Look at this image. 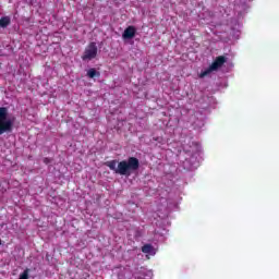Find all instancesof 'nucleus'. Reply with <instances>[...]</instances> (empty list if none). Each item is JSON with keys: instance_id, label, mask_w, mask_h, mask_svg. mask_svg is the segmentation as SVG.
Returning <instances> with one entry per match:
<instances>
[{"instance_id": "7ed1b4c3", "label": "nucleus", "mask_w": 279, "mask_h": 279, "mask_svg": "<svg viewBox=\"0 0 279 279\" xmlns=\"http://www.w3.org/2000/svg\"><path fill=\"white\" fill-rule=\"evenodd\" d=\"M226 62H227V59L225 56L217 57L207 69L201 72L199 77H206L210 75L213 71H218V69H221L222 65L226 64Z\"/></svg>"}, {"instance_id": "39448f33", "label": "nucleus", "mask_w": 279, "mask_h": 279, "mask_svg": "<svg viewBox=\"0 0 279 279\" xmlns=\"http://www.w3.org/2000/svg\"><path fill=\"white\" fill-rule=\"evenodd\" d=\"M135 36H136V27H134V26L126 27L122 34V38L124 40H130V39L134 38Z\"/></svg>"}, {"instance_id": "f257e3e1", "label": "nucleus", "mask_w": 279, "mask_h": 279, "mask_svg": "<svg viewBox=\"0 0 279 279\" xmlns=\"http://www.w3.org/2000/svg\"><path fill=\"white\" fill-rule=\"evenodd\" d=\"M106 167H108L118 175H132L133 171H138V167H141V161L136 157H129L128 160L117 161L110 160L107 161Z\"/></svg>"}, {"instance_id": "9d476101", "label": "nucleus", "mask_w": 279, "mask_h": 279, "mask_svg": "<svg viewBox=\"0 0 279 279\" xmlns=\"http://www.w3.org/2000/svg\"><path fill=\"white\" fill-rule=\"evenodd\" d=\"M50 162H51V158L49 157L44 158V165H50Z\"/></svg>"}, {"instance_id": "0eeeda50", "label": "nucleus", "mask_w": 279, "mask_h": 279, "mask_svg": "<svg viewBox=\"0 0 279 279\" xmlns=\"http://www.w3.org/2000/svg\"><path fill=\"white\" fill-rule=\"evenodd\" d=\"M87 77H89V80H95V77H101V72L97 71L95 68H90L87 71Z\"/></svg>"}, {"instance_id": "20e7f679", "label": "nucleus", "mask_w": 279, "mask_h": 279, "mask_svg": "<svg viewBox=\"0 0 279 279\" xmlns=\"http://www.w3.org/2000/svg\"><path fill=\"white\" fill-rule=\"evenodd\" d=\"M95 58H97V44L95 41H92L86 46L82 56V60H95Z\"/></svg>"}, {"instance_id": "6e6552de", "label": "nucleus", "mask_w": 279, "mask_h": 279, "mask_svg": "<svg viewBox=\"0 0 279 279\" xmlns=\"http://www.w3.org/2000/svg\"><path fill=\"white\" fill-rule=\"evenodd\" d=\"M143 254H151L154 252V246L151 244H145L142 246Z\"/></svg>"}, {"instance_id": "f03ea898", "label": "nucleus", "mask_w": 279, "mask_h": 279, "mask_svg": "<svg viewBox=\"0 0 279 279\" xmlns=\"http://www.w3.org/2000/svg\"><path fill=\"white\" fill-rule=\"evenodd\" d=\"M14 128V119L10 117L7 107H0V136L12 131Z\"/></svg>"}, {"instance_id": "9b49d317", "label": "nucleus", "mask_w": 279, "mask_h": 279, "mask_svg": "<svg viewBox=\"0 0 279 279\" xmlns=\"http://www.w3.org/2000/svg\"><path fill=\"white\" fill-rule=\"evenodd\" d=\"M0 245H1V239H0Z\"/></svg>"}, {"instance_id": "423d86ee", "label": "nucleus", "mask_w": 279, "mask_h": 279, "mask_svg": "<svg viewBox=\"0 0 279 279\" xmlns=\"http://www.w3.org/2000/svg\"><path fill=\"white\" fill-rule=\"evenodd\" d=\"M12 25V17L4 15L0 17V29H7Z\"/></svg>"}, {"instance_id": "1a4fd4ad", "label": "nucleus", "mask_w": 279, "mask_h": 279, "mask_svg": "<svg viewBox=\"0 0 279 279\" xmlns=\"http://www.w3.org/2000/svg\"><path fill=\"white\" fill-rule=\"evenodd\" d=\"M19 279H29V268H26L21 275Z\"/></svg>"}]
</instances>
